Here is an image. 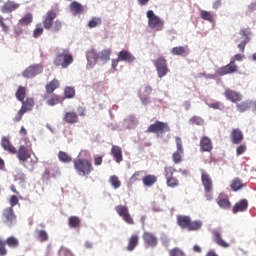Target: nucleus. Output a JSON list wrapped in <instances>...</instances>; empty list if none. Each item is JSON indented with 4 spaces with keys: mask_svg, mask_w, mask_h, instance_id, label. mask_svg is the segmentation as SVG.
Returning <instances> with one entry per match:
<instances>
[{
    "mask_svg": "<svg viewBox=\"0 0 256 256\" xmlns=\"http://www.w3.org/2000/svg\"><path fill=\"white\" fill-rule=\"evenodd\" d=\"M1 147L4 149V151H7L12 155L16 154L18 161H20L24 167L29 159V165L32 167V169L35 167V165H37V163H39V158H37L31 147L21 145L17 151V148L11 144V141L7 137H3L1 139Z\"/></svg>",
    "mask_w": 256,
    "mask_h": 256,
    "instance_id": "f257e3e1",
    "label": "nucleus"
},
{
    "mask_svg": "<svg viewBox=\"0 0 256 256\" xmlns=\"http://www.w3.org/2000/svg\"><path fill=\"white\" fill-rule=\"evenodd\" d=\"M57 19V12L49 10L43 17L42 25L47 31L52 33H59L63 29V22Z\"/></svg>",
    "mask_w": 256,
    "mask_h": 256,
    "instance_id": "f03ea898",
    "label": "nucleus"
},
{
    "mask_svg": "<svg viewBox=\"0 0 256 256\" xmlns=\"http://www.w3.org/2000/svg\"><path fill=\"white\" fill-rule=\"evenodd\" d=\"M74 169L80 177L91 175L93 171V163L85 158H77L73 160Z\"/></svg>",
    "mask_w": 256,
    "mask_h": 256,
    "instance_id": "7ed1b4c3",
    "label": "nucleus"
},
{
    "mask_svg": "<svg viewBox=\"0 0 256 256\" xmlns=\"http://www.w3.org/2000/svg\"><path fill=\"white\" fill-rule=\"evenodd\" d=\"M177 225L181 229H188L189 231H199L203 227V222L201 220H191L190 216L178 215Z\"/></svg>",
    "mask_w": 256,
    "mask_h": 256,
    "instance_id": "20e7f679",
    "label": "nucleus"
},
{
    "mask_svg": "<svg viewBox=\"0 0 256 256\" xmlns=\"http://www.w3.org/2000/svg\"><path fill=\"white\" fill-rule=\"evenodd\" d=\"M200 173L205 197L207 201H211L213 199V179L211 178V175L203 169H200Z\"/></svg>",
    "mask_w": 256,
    "mask_h": 256,
    "instance_id": "39448f33",
    "label": "nucleus"
},
{
    "mask_svg": "<svg viewBox=\"0 0 256 256\" xmlns=\"http://www.w3.org/2000/svg\"><path fill=\"white\" fill-rule=\"evenodd\" d=\"M71 63H73V54L69 52V49L62 50L54 59V65L56 67H62V69H67Z\"/></svg>",
    "mask_w": 256,
    "mask_h": 256,
    "instance_id": "423d86ee",
    "label": "nucleus"
},
{
    "mask_svg": "<svg viewBox=\"0 0 256 256\" xmlns=\"http://www.w3.org/2000/svg\"><path fill=\"white\" fill-rule=\"evenodd\" d=\"M20 103H22V106L14 117L15 123L22 121L23 115L28 111H33V107H35V100L33 98H26V100L20 101Z\"/></svg>",
    "mask_w": 256,
    "mask_h": 256,
    "instance_id": "0eeeda50",
    "label": "nucleus"
},
{
    "mask_svg": "<svg viewBox=\"0 0 256 256\" xmlns=\"http://www.w3.org/2000/svg\"><path fill=\"white\" fill-rule=\"evenodd\" d=\"M169 131H171V127L169 126V123L157 120L155 123L151 124L147 128L146 133H154L155 135H164V133H169Z\"/></svg>",
    "mask_w": 256,
    "mask_h": 256,
    "instance_id": "6e6552de",
    "label": "nucleus"
},
{
    "mask_svg": "<svg viewBox=\"0 0 256 256\" xmlns=\"http://www.w3.org/2000/svg\"><path fill=\"white\" fill-rule=\"evenodd\" d=\"M2 222L7 227H13L17 224V215L13 207L4 208L2 211Z\"/></svg>",
    "mask_w": 256,
    "mask_h": 256,
    "instance_id": "1a4fd4ad",
    "label": "nucleus"
},
{
    "mask_svg": "<svg viewBox=\"0 0 256 256\" xmlns=\"http://www.w3.org/2000/svg\"><path fill=\"white\" fill-rule=\"evenodd\" d=\"M154 66L156 67L157 75L159 79H163L167 73H169V66L167 65V59L159 57L153 60Z\"/></svg>",
    "mask_w": 256,
    "mask_h": 256,
    "instance_id": "9d476101",
    "label": "nucleus"
},
{
    "mask_svg": "<svg viewBox=\"0 0 256 256\" xmlns=\"http://www.w3.org/2000/svg\"><path fill=\"white\" fill-rule=\"evenodd\" d=\"M41 73H43V64H32L22 72V77L25 79H33V77H37V75H41Z\"/></svg>",
    "mask_w": 256,
    "mask_h": 256,
    "instance_id": "9b49d317",
    "label": "nucleus"
},
{
    "mask_svg": "<svg viewBox=\"0 0 256 256\" xmlns=\"http://www.w3.org/2000/svg\"><path fill=\"white\" fill-rule=\"evenodd\" d=\"M116 213L127 223L128 225H135V221L133 217H131V213H129V208L125 205H118L115 207Z\"/></svg>",
    "mask_w": 256,
    "mask_h": 256,
    "instance_id": "f8f14e48",
    "label": "nucleus"
},
{
    "mask_svg": "<svg viewBox=\"0 0 256 256\" xmlns=\"http://www.w3.org/2000/svg\"><path fill=\"white\" fill-rule=\"evenodd\" d=\"M164 171H165L164 175L166 178L167 186L172 188L179 187V180L173 177V173H175L177 169L173 167H165Z\"/></svg>",
    "mask_w": 256,
    "mask_h": 256,
    "instance_id": "ddd939ff",
    "label": "nucleus"
},
{
    "mask_svg": "<svg viewBox=\"0 0 256 256\" xmlns=\"http://www.w3.org/2000/svg\"><path fill=\"white\" fill-rule=\"evenodd\" d=\"M237 71H239V66H237L234 61L230 60L229 64L222 66L217 70V75L223 77L225 75H232V73H237Z\"/></svg>",
    "mask_w": 256,
    "mask_h": 256,
    "instance_id": "4468645a",
    "label": "nucleus"
},
{
    "mask_svg": "<svg viewBox=\"0 0 256 256\" xmlns=\"http://www.w3.org/2000/svg\"><path fill=\"white\" fill-rule=\"evenodd\" d=\"M224 97H226L227 101H230L231 103H241V101H243V95L231 88H227L225 90Z\"/></svg>",
    "mask_w": 256,
    "mask_h": 256,
    "instance_id": "2eb2a0df",
    "label": "nucleus"
},
{
    "mask_svg": "<svg viewBox=\"0 0 256 256\" xmlns=\"http://www.w3.org/2000/svg\"><path fill=\"white\" fill-rule=\"evenodd\" d=\"M199 145L201 153H211L213 151V140L209 136H202Z\"/></svg>",
    "mask_w": 256,
    "mask_h": 256,
    "instance_id": "dca6fc26",
    "label": "nucleus"
},
{
    "mask_svg": "<svg viewBox=\"0 0 256 256\" xmlns=\"http://www.w3.org/2000/svg\"><path fill=\"white\" fill-rule=\"evenodd\" d=\"M243 139L245 136L243 135V131L239 128H234L230 133V141L233 145H241L243 143Z\"/></svg>",
    "mask_w": 256,
    "mask_h": 256,
    "instance_id": "f3484780",
    "label": "nucleus"
},
{
    "mask_svg": "<svg viewBox=\"0 0 256 256\" xmlns=\"http://www.w3.org/2000/svg\"><path fill=\"white\" fill-rule=\"evenodd\" d=\"M240 35L243 37V41L238 44V49H240L241 53H245V47L247 46V43L251 41V38L249 36L251 35V30H240Z\"/></svg>",
    "mask_w": 256,
    "mask_h": 256,
    "instance_id": "a211bd4d",
    "label": "nucleus"
},
{
    "mask_svg": "<svg viewBox=\"0 0 256 256\" xmlns=\"http://www.w3.org/2000/svg\"><path fill=\"white\" fill-rule=\"evenodd\" d=\"M153 93V88L151 86H145L139 91V97L143 105L149 104V95Z\"/></svg>",
    "mask_w": 256,
    "mask_h": 256,
    "instance_id": "6ab92c4d",
    "label": "nucleus"
},
{
    "mask_svg": "<svg viewBox=\"0 0 256 256\" xmlns=\"http://www.w3.org/2000/svg\"><path fill=\"white\" fill-rule=\"evenodd\" d=\"M163 25H165V22L161 20L159 16L148 20V26L150 27V29H154V31H163Z\"/></svg>",
    "mask_w": 256,
    "mask_h": 256,
    "instance_id": "aec40b11",
    "label": "nucleus"
},
{
    "mask_svg": "<svg viewBox=\"0 0 256 256\" xmlns=\"http://www.w3.org/2000/svg\"><path fill=\"white\" fill-rule=\"evenodd\" d=\"M63 121L69 125H75V123H79V115L75 111L65 112Z\"/></svg>",
    "mask_w": 256,
    "mask_h": 256,
    "instance_id": "412c9836",
    "label": "nucleus"
},
{
    "mask_svg": "<svg viewBox=\"0 0 256 256\" xmlns=\"http://www.w3.org/2000/svg\"><path fill=\"white\" fill-rule=\"evenodd\" d=\"M213 235V240L214 243L216 245H219V247H223L224 249H227L228 247H230L229 243L225 242V240H223V237L221 236V232L218 230H214L212 232Z\"/></svg>",
    "mask_w": 256,
    "mask_h": 256,
    "instance_id": "4be33fe9",
    "label": "nucleus"
},
{
    "mask_svg": "<svg viewBox=\"0 0 256 256\" xmlns=\"http://www.w3.org/2000/svg\"><path fill=\"white\" fill-rule=\"evenodd\" d=\"M143 240L146 245H149V247H157V243L159 242V240H157L155 235L151 232H144Z\"/></svg>",
    "mask_w": 256,
    "mask_h": 256,
    "instance_id": "5701e85b",
    "label": "nucleus"
},
{
    "mask_svg": "<svg viewBox=\"0 0 256 256\" xmlns=\"http://www.w3.org/2000/svg\"><path fill=\"white\" fill-rule=\"evenodd\" d=\"M111 155L115 162L121 163L123 161V150L117 145H113L111 148Z\"/></svg>",
    "mask_w": 256,
    "mask_h": 256,
    "instance_id": "b1692460",
    "label": "nucleus"
},
{
    "mask_svg": "<svg viewBox=\"0 0 256 256\" xmlns=\"http://www.w3.org/2000/svg\"><path fill=\"white\" fill-rule=\"evenodd\" d=\"M119 61H125L126 63H133L135 61V56L127 50H122L118 54Z\"/></svg>",
    "mask_w": 256,
    "mask_h": 256,
    "instance_id": "393cba45",
    "label": "nucleus"
},
{
    "mask_svg": "<svg viewBox=\"0 0 256 256\" xmlns=\"http://www.w3.org/2000/svg\"><path fill=\"white\" fill-rule=\"evenodd\" d=\"M247 207H249V201H247V199H242L234 205L232 211L233 213H241L247 211Z\"/></svg>",
    "mask_w": 256,
    "mask_h": 256,
    "instance_id": "a878e982",
    "label": "nucleus"
},
{
    "mask_svg": "<svg viewBox=\"0 0 256 256\" xmlns=\"http://www.w3.org/2000/svg\"><path fill=\"white\" fill-rule=\"evenodd\" d=\"M59 87H60L59 80L54 78L52 81H50L48 84H46V86H45L46 93L48 95H51V94H53V92L56 89H59Z\"/></svg>",
    "mask_w": 256,
    "mask_h": 256,
    "instance_id": "bb28decb",
    "label": "nucleus"
},
{
    "mask_svg": "<svg viewBox=\"0 0 256 256\" xmlns=\"http://www.w3.org/2000/svg\"><path fill=\"white\" fill-rule=\"evenodd\" d=\"M86 57L90 65H95V63H97L99 59V54L97 53V51L91 49L86 52Z\"/></svg>",
    "mask_w": 256,
    "mask_h": 256,
    "instance_id": "cd10ccee",
    "label": "nucleus"
},
{
    "mask_svg": "<svg viewBox=\"0 0 256 256\" xmlns=\"http://www.w3.org/2000/svg\"><path fill=\"white\" fill-rule=\"evenodd\" d=\"M137 245H139V235L133 234L128 240L127 251H134Z\"/></svg>",
    "mask_w": 256,
    "mask_h": 256,
    "instance_id": "c85d7f7f",
    "label": "nucleus"
},
{
    "mask_svg": "<svg viewBox=\"0 0 256 256\" xmlns=\"http://www.w3.org/2000/svg\"><path fill=\"white\" fill-rule=\"evenodd\" d=\"M245 187V184H243V180L239 178H234L230 183V189H232L234 192L241 191Z\"/></svg>",
    "mask_w": 256,
    "mask_h": 256,
    "instance_id": "c756f323",
    "label": "nucleus"
},
{
    "mask_svg": "<svg viewBox=\"0 0 256 256\" xmlns=\"http://www.w3.org/2000/svg\"><path fill=\"white\" fill-rule=\"evenodd\" d=\"M68 225L70 229H79L81 227V218L79 216H70L68 218Z\"/></svg>",
    "mask_w": 256,
    "mask_h": 256,
    "instance_id": "7c9ffc66",
    "label": "nucleus"
},
{
    "mask_svg": "<svg viewBox=\"0 0 256 256\" xmlns=\"http://www.w3.org/2000/svg\"><path fill=\"white\" fill-rule=\"evenodd\" d=\"M142 182L145 187H153V184L157 182V176L153 174L146 175L142 178Z\"/></svg>",
    "mask_w": 256,
    "mask_h": 256,
    "instance_id": "2f4dec72",
    "label": "nucleus"
},
{
    "mask_svg": "<svg viewBox=\"0 0 256 256\" xmlns=\"http://www.w3.org/2000/svg\"><path fill=\"white\" fill-rule=\"evenodd\" d=\"M15 9H19V4L7 2L2 6V13H13Z\"/></svg>",
    "mask_w": 256,
    "mask_h": 256,
    "instance_id": "473e14b6",
    "label": "nucleus"
},
{
    "mask_svg": "<svg viewBox=\"0 0 256 256\" xmlns=\"http://www.w3.org/2000/svg\"><path fill=\"white\" fill-rule=\"evenodd\" d=\"M47 105H49L50 107H54V105H59V103H63V101H61V98L59 97V95L57 94H50V96L47 98L46 101Z\"/></svg>",
    "mask_w": 256,
    "mask_h": 256,
    "instance_id": "72a5a7b5",
    "label": "nucleus"
},
{
    "mask_svg": "<svg viewBox=\"0 0 256 256\" xmlns=\"http://www.w3.org/2000/svg\"><path fill=\"white\" fill-rule=\"evenodd\" d=\"M70 11L74 13V15H81V13H83V5L77 1H73L70 4Z\"/></svg>",
    "mask_w": 256,
    "mask_h": 256,
    "instance_id": "f704fd0d",
    "label": "nucleus"
},
{
    "mask_svg": "<svg viewBox=\"0 0 256 256\" xmlns=\"http://www.w3.org/2000/svg\"><path fill=\"white\" fill-rule=\"evenodd\" d=\"M172 55H181L182 57L189 54V51L187 50V46H176L171 49Z\"/></svg>",
    "mask_w": 256,
    "mask_h": 256,
    "instance_id": "c9c22d12",
    "label": "nucleus"
},
{
    "mask_svg": "<svg viewBox=\"0 0 256 256\" xmlns=\"http://www.w3.org/2000/svg\"><path fill=\"white\" fill-rule=\"evenodd\" d=\"M15 97L18 101L23 102L25 97H27V88H25L24 86H19L15 93Z\"/></svg>",
    "mask_w": 256,
    "mask_h": 256,
    "instance_id": "e433bc0d",
    "label": "nucleus"
},
{
    "mask_svg": "<svg viewBox=\"0 0 256 256\" xmlns=\"http://www.w3.org/2000/svg\"><path fill=\"white\" fill-rule=\"evenodd\" d=\"M36 237L40 243L49 241V234L45 230H36Z\"/></svg>",
    "mask_w": 256,
    "mask_h": 256,
    "instance_id": "4c0bfd02",
    "label": "nucleus"
},
{
    "mask_svg": "<svg viewBox=\"0 0 256 256\" xmlns=\"http://www.w3.org/2000/svg\"><path fill=\"white\" fill-rule=\"evenodd\" d=\"M217 203L221 209H231V202L229 201V198L225 197H218Z\"/></svg>",
    "mask_w": 256,
    "mask_h": 256,
    "instance_id": "58836bf2",
    "label": "nucleus"
},
{
    "mask_svg": "<svg viewBox=\"0 0 256 256\" xmlns=\"http://www.w3.org/2000/svg\"><path fill=\"white\" fill-rule=\"evenodd\" d=\"M250 108L251 101H242L236 105V109L239 111V113H245V111H249Z\"/></svg>",
    "mask_w": 256,
    "mask_h": 256,
    "instance_id": "ea45409f",
    "label": "nucleus"
},
{
    "mask_svg": "<svg viewBox=\"0 0 256 256\" xmlns=\"http://www.w3.org/2000/svg\"><path fill=\"white\" fill-rule=\"evenodd\" d=\"M5 243L10 249H17L19 247V240L13 236L8 237Z\"/></svg>",
    "mask_w": 256,
    "mask_h": 256,
    "instance_id": "a19ab883",
    "label": "nucleus"
},
{
    "mask_svg": "<svg viewBox=\"0 0 256 256\" xmlns=\"http://www.w3.org/2000/svg\"><path fill=\"white\" fill-rule=\"evenodd\" d=\"M58 159L62 163H71V161H73V158L69 154H67V152L63 151L58 152Z\"/></svg>",
    "mask_w": 256,
    "mask_h": 256,
    "instance_id": "79ce46f5",
    "label": "nucleus"
},
{
    "mask_svg": "<svg viewBox=\"0 0 256 256\" xmlns=\"http://www.w3.org/2000/svg\"><path fill=\"white\" fill-rule=\"evenodd\" d=\"M200 17L204 21H208L209 23H213V14L207 10H200Z\"/></svg>",
    "mask_w": 256,
    "mask_h": 256,
    "instance_id": "37998d69",
    "label": "nucleus"
},
{
    "mask_svg": "<svg viewBox=\"0 0 256 256\" xmlns=\"http://www.w3.org/2000/svg\"><path fill=\"white\" fill-rule=\"evenodd\" d=\"M44 29H43V24L38 23L35 26V29L33 30V37L34 39H39L41 35H43Z\"/></svg>",
    "mask_w": 256,
    "mask_h": 256,
    "instance_id": "c03bdc74",
    "label": "nucleus"
},
{
    "mask_svg": "<svg viewBox=\"0 0 256 256\" xmlns=\"http://www.w3.org/2000/svg\"><path fill=\"white\" fill-rule=\"evenodd\" d=\"M109 183L113 187V189H119V187H121V181L116 175L110 176Z\"/></svg>",
    "mask_w": 256,
    "mask_h": 256,
    "instance_id": "a18cd8bd",
    "label": "nucleus"
},
{
    "mask_svg": "<svg viewBox=\"0 0 256 256\" xmlns=\"http://www.w3.org/2000/svg\"><path fill=\"white\" fill-rule=\"evenodd\" d=\"M98 55L101 61H109L111 59V49H104Z\"/></svg>",
    "mask_w": 256,
    "mask_h": 256,
    "instance_id": "49530a36",
    "label": "nucleus"
},
{
    "mask_svg": "<svg viewBox=\"0 0 256 256\" xmlns=\"http://www.w3.org/2000/svg\"><path fill=\"white\" fill-rule=\"evenodd\" d=\"M20 25H31L33 23V14L28 13L19 20Z\"/></svg>",
    "mask_w": 256,
    "mask_h": 256,
    "instance_id": "de8ad7c7",
    "label": "nucleus"
},
{
    "mask_svg": "<svg viewBox=\"0 0 256 256\" xmlns=\"http://www.w3.org/2000/svg\"><path fill=\"white\" fill-rule=\"evenodd\" d=\"M75 97V88L68 86L64 89V98L73 99Z\"/></svg>",
    "mask_w": 256,
    "mask_h": 256,
    "instance_id": "09e8293b",
    "label": "nucleus"
},
{
    "mask_svg": "<svg viewBox=\"0 0 256 256\" xmlns=\"http://www.w3.org/2000/svg\"><path fill=\"white\" fill-rule=\"evenodd\" d=\"M175 142H176V153H185V150L183 149V140L181 139V137L176 136Z\"/></svg>",
    "mask_w": 256,
    "mask_h": 256,
    "instance_id": "8fccbe9b",
    "label": "nucleus"
},
{
    "mask_svg": "<svg viewBox=\"0 0 256 256\" xmlns=\"http://www.w3.org/2000/svg\"><path fill=\"white\" fill-rule=\"evenodd\" d=\"M183 155H184V153L174 152L172 154L173 163H175V165H179V163H181V161H183Z\"/></svg>",
    "mask_w": 256,
    "mask_h": 256,
    "instance_id": "3c124183",
    "label": "nucleus"
},
{
    "mask_svg": "<svg viewBox=\"0 0 256 256\" xmlns=\"http://www.w3.org/2000/svg\"><path fill=\"white\" fill-rule=\"evenodd\" d=\"M189 123H190V125H198V126H201V125H203L204 120H203V118H201V117H199V116H192V117L189 119Z\"/></svg>",
    "mask_w": 256,
    "mask_h": 256,
    "instance_id": "603ef678",
    "label": "nucleus"
},
{
    "mask_svg": "<svg viewBox=\"0 0 256 256\" xmlns=\"http://www.w3.org/2000/svg\"><path fill=\"white\" fill-rule=\"evenodd\" d=\"M102 20L101 18H97V17H93L89 23H88V27L90 29H94V27H99V25H101Z\"/></svg>",
    "mask_w": 256,
    "mask_h": 256,
    "instance_id": "864d4df0",
    "label": "nucleus"
},
{
    "mask_svg": "<svg viewBox=\"0 0 256 256\" xmlns=\"http://www.w3.org/2000/svg\"><path fill=\"white\" fill-rule=\"evenodd\" d=\"M246 152H247V144L243 143L236 147L237 157H240V155H243Z\"/></svg>",
    "mask_w": 256,
    "mask_h": 256,
    "instance_id": "5fc2aeb1",
    "label": "nucleus"
},
{
    "mask_svg": "<svg viewBox=\"0 0 256 256\" xmlns=\"http://www.w3.org/2000/svg\"><path fill=\"white\" fill-rule=\"evenodd\" d=\"M143 171H136L131 177H130V183H137V181H141V175H143Z\"/></svg>",
    "mask_w": 256,
    "mask_h": 256,
    "instance_id": "6e6d98bb",
    "label": "nucleus"
},
{
    "mask_svg": "<svg viewBox=\"0 0 256 256\" xmlns=\"http://www.w3.org/2000/svg\"><path fill=\"white\" fill-rule=\"evenodd\" d=\"M58 256H75V255L73 254V252H71V250L65 247H61L58 252Z\"/></svg>",
    "mask_w": 256,
    "mask_h": 256,
    "instance_id": "4d7b16f0",
    "label": "nucleus"
},
{
    "mask_svg": "<svg viewBox=\"0 0 256 256\" xmlns=\"http://www.w3.org/2000/svg\"><path fill=\"white\" fill-rule=\"evenodd\" d=\"M170 256H185V252L179 248H173L169 251Z\"/></svg>",
    "mask_w": 256,
    "mask_h": 256,
    "instance_id": "13d9d810",
    "label": "nucleus"
},
{
    "mask_svg": "<svg viewBox=\"0 0 256 256\" xmlns=\"http://www.w3.org/2000/svg\"><path fill=\"white\" fill-rule=\"evenodd\" d=\"M5 245H7L5 240L0 238V256L7 255V247Z\"/></svg>",
    "mask_w": 256,
    "mask_h": 256,
    "instance_id": "bf43d9fd",
    "label": "nucleus"
},
{
    "mask_svg": "<svg viewBox=\"0 0 256 256\" xmlns=\"http://www.w3.org/2000/svg\"><path fill=\"white\" fill-rule=\"evenodd\" d=\"M77 113L80 117H85L86 113H87V109L85 108V106H79L77 108Z\"/></svg>",
    "mask_w": 256,
    "mask_h": 256,
    "instance_id": "052dcab7",
    "label": "nucleus"
},
{
    "mask_svg": "<svg viewBox=\"0 0 256 256\" xmlns=\"http://www.w3.org/2000/svg\"><path fill=\"white\" fill-rule=\"evenodd\" d=\"M17 203H19V198H17V196L16 195H13V196H11V198H10V207H12V209H13V207H15V205H17Z\"/></svg>",
    "mask_w": 256,
    "mask_h": 256,
    "instance_id": "680f3d73",
    "label": "nucleus"
},
{
    "mask_svg": "<svg viewBox=\"0 0 256 256\" xmlns=\"http://www.w3.org/2000/svg\"><path fill=\"white\" fill-rule=\"evenodd\" d=\"M50 175H51V171L48 168H46L42 175V180L49 181Z\"/></svg>",
    "mask_w": 256,
    "mask_h": 256,
    "instance_id": "e2e57ef3",
    "label": "nucleus"
},
{
    "mask_svg": "<svg viewBox=\"0 0 256 256\" xmlns=\"http://www.w3.org/2000/svg\"><path fill=\"white\" fill-rule=\"evenodd\" d=\"M103 164V156L94 157V165L99 166Z\"/></svg>",
    "mask_w": 256,
    "mask_h": 256,
    "instance_id": "0e129e2a",
    "label": "nucleus"
},
{
    "mask_svg": "<svg viewBox=\"0 0 256 256\" xmlns=\"http://www.w3.org/2000/svg\"><path fill=\"white\" fill-rule=\"evenodd\" d=\"M244 57H245V55H243V54H235L234 57L231 58L230 61H234V63H235V61H243Z\"/></svg>",
    "mask_w": 256,
    "mask_h": 256,
    "instance_id": "69168bd1",
    "label": "nucleus"
},
{
    "mask_svg": "<svg viewBox=\"0 0 256 256\" xmlns=\"http://www.w3.org/2000/svg\"><path fill=\"white\" fill-rule=\"evenodd\" d=\"M209 107L211 109H221V103L220 102H213V103L209 104Z\"/></svg>",
    "mask_w": 256,
    "mask_h": 256,
    "instance_id": "338daca9",
    "label": "nucleus"
},
{
    "mask_svg": "<svg viewBox=\"0 0 256 256\" xmlns=\"http://www.w3.org/2000/svg\"><path fill=\"white\" fill-rule=\"evenodd\" d=\"M147 17H148V21H151V19L157 18V16L155 15V13L152 10H149L147 12Z\"/></svg>",
    "mask_w": 256,
    "mask_h": 256,
    "instance_id": "774afa93",
    "label": "nucleus"
}]
</instances>
